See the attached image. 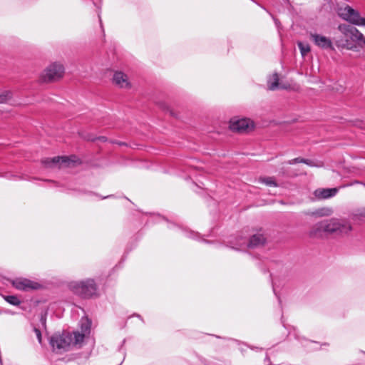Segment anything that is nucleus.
<instances>
[{"label":"nucleus","mask_w":365,"mask_h":365,"mask_svg":"<svg viewBox=\"0 0 365 365\" xmlns=\"http://www.w3.org/2000/svg\"><path fill=\"white\" fill-rule=\"evenodd\" d=\"M353 230L351 223L344 218L333 217L315 224L310 230V235L320 236L322 233L338 237L348 236Z\"/></svg>","instance_id":"nucleus-1"},{"label":"nucleus","mask_w":365,"mask_h":365,"mask_svg":"<svg viewBox=\"0 0 365 365\" xmlns=\"http://www.w3.org/2000/svg\"><path fill=\"white\" fill-rule=\"evenodd\" d=\"M338 29L343 36L336 40L339 48L354 51L365 48V36L358 29L345 24L339 25Z\"/></svg>","instance_id":"nucleus-2"},{"label":"nucleus","mask_w":365,"mask_h":365,"mask_svg":"<svg viewBox=\"0 0 365 365\" xmlns=\"http://www.w3.org/2000/svg\"><path fill=\"white\" fill-rule=\"evenodd\" d=\"M91 325V322L88 318H83L81 321V332L73 331L71 334L67 331H58L51 337L50 342H81L87 339Z\"/></svg>","instance_id":"nucleus-3"},{"label":"nucleus","mask_w":365,"mask_h":365,"mask_svg":"<svg viewBox=\"0 0 365 365\" xmlns=\"http://www.w3.org/2000/svg\"><path fill=\"white\" fill-rule=\"evenodd\" d=\"M65 73V68L61 62H53L48 65L41 72L39 79L41 82L53 83L61 79Z\"/></svg>","instance_id":"nucleus-4"},{"label":"nucleus","mask_w":365,"mask_h":365,"mask_svg":"<svg viewBox=\"0 0 365 365\" xmlns=\"http://www.w3.org/2000/svg\"><path fill=\"white\" fill-rule=\"evenodd\" d=\"M69 288L74 294L85 298L91 297L96 292V284L92 279L71 282Z\"/></svg>","instance_id":"nucleus-5"},{"label":"nucleus","mask_w":365,"mask_h":365,"mask_svg":"<svg viewBox=\"0 0 365 365\" xmlns=\"http://www.w3.org/2000/svg\"><path fill=\"white\" fill-rule=\"evenodd\" d=\"M230 128L231 130L238 133H249L254 130L255 123L250 118H232L230 120Z\"/></svg>","instance_id":"nucleus-6"},{"label":"nucleus","mask_w":365,"mask_h":365,"mask_svg":"<svg viewBox=\"0 0 365 365\" xmlns=\"http://www.w3.org/2000/svg\"><path fill=\"white\" fill-rule=\"evenodd\" d=\"M111 81L113 85L121 89H130L132 87L128 76L122 71H113Z\"/></svg>","instance_id":"nucleus-7"},{"label":"nucleus","mask_w":365,"mask_h":365,"mask_svg":"<svg viewBox=\"0 0 365 365\" xmlns=\"http://www.w3.org/2000/svg\"><path fill=\"white\" fill-rule=\"evenodd\" d=\"M339 16L343 19L354 25H358L361 18L359 12L349 5H346L344 7L340 9Z\"/></svg>","instance_id":"nucleus-8"},{"label":"nucleus","mask_w":365,"mask_h":365,"mask_svg":"<svg viewBox=\"0 0 365 365\" xmlns=\"http://www.w3.org/2000/svg\"><path fill=\"white\" fill-rule=\"evenodd\" d=\"M13 285L18 289L25 291L37 289L40 287L38 283L24 278L16 279L13 282Z\"/></svg>","instance_id":"nucleus-9"},{"label":"nucleus","mask_w":365,"mask_h":365,"mask_svg":"<svg viewBox=\"0 0 365 365\" xmlns=\"http://www.w3.org/2000/svg\"><path fill=\"white\" fill-rule=\"evenodd\" d=\"M82 344H50L52 351L56 354H62L73 349H80Z\"/></svg>","instance_id":"nucleus-10"},{"label":"nucleus","mask_w":365,"mask_h":365,"mask_svg":"<svg viewBox=\"0 0 365 365\" xmlns=\"http://www.w3.org/2000/svg\"><path fill=\"white\" fill-rule=\"evenodd\" d=\"M267 86L269 90L287 89L288 86L283 82L279 83V77L277 73L272 74L267 81Z\"/></svg>","instance_id":"nucleus-11"},{"label":"nucleus","mask_w":365,"mask_h":365,"mask_svg":"<svg viewBox=\"0 0 365 365\" xmlns=\"http://www.w3.org/2000/svg\"><path fill=\"white\" fill-rule=\"evenodd\" d=\"M76 161L67 157H56L51 159H46L43 160V163H45L47 167H52L56 164H59L60 165H66L70 166L71 164H74Z\"/></svg>","instance_id":"nucleus-12"},{"label":"nucleus","mask_w":365,"mask_h":365,"mask_svg":"<svg viewBox=\"0 0 365 365\" xmlns=\"http://www.w3.org/2000/svg\"><path fill=\"white\" fill-rule=\"evenodd\" d=\"M311 38L314 41L317 46L322 48H333L331 40L326 36L319 34H311Z\"/></svg>","instance_id":"nucleus-13"},{"label":"nucleus","mask_w":365,"mask_h":365,"mask_svg":"<svg viewBox=\"0 0 365 365\" xmlns=\"http://www.w3.org/2000/svg\"><path fill=\"white\" fill-rule=\"evenodd\" d=\"M334 213L333 208L330 207H322L308 212L307 215L314 217H323L331 216Z\"/></svg>","instance_id":"nucleus-14"},{"label":"nucleus","mask_w":365,"mask_h":365,"mask_svg":"<svg viewBox=\"0 0 365 365\" xmlns=\"http://www.w3.org/2000/svg\"><path fill=\"white\" fill-rule=\"evenodd\" d=\"M267 238L263 233L258 232L253 235L249 241L247 246L249 247H255L264 245L266 243Z\"/></svg>","instance_id":"nucleus-15"},{"label":"nucleus","mask_w":365,"mask_h":365,"mask_svg":"<svg viewBox=\"0 0 365 365\" xmlns=\"http://www.w3.org/2000/svg\"><path fill=\"white\" fill-rule=\"evenodd\" d=\"M337 192V188H322L316 190L314 195L319 199H327L336 195Z\"/></svg>","instance_id":"nucleus-16"},{"label":"nucleus","mask_w":365,"mask_h":365,"mask_svg":"<svg viewBox=\"0 0 365 365\" xmlns=\"http://www.w3.org/2000/svg\"><path fill=\"white\" fill-rule=\"evenodd\" d=\"M9 103L10 105H14L15 100L13 97V93L9 90H4L1 91V104Z\"/></svg>","instance_id":"nucleus-17"},{"label":"nucleus","mask_w":365,"mask_h":365,"mask_svg":"<svg viewBox=\"0 0 365 365\" xmlns=\"http://www.w3.org/2000/svg\"><path fill=\"white\" fill-rule=\"evenodd\" d=\"M353 219L365 222V207L356 210L353 213Z\"/></svg>","instance_id":"nucleus-18"},{"label":"nucleus","mask_w":365,"mask_h":365,"mask_svg":"<svg viewBox=\"0 0 365 365\" xmlns=\"http://www.w3.org/2000/svg\"><path fill=\"white\" fill-rule=\"evenodd\" d=\"M259 181L269 187H278V184L273 177L260 178Z\"/></svg>","instance_id":"nucleus-19"},{"label":"nucleus","mask_w":365,"mask_h":365,"mask_svg":"<svg viewBox=\"0 0 365 365\" xmlns=\"http://www.w3.org/2000/svg\"><path fill=\"white\" fill-rule=\"evenodd\" d=\"M298 46L303 56H306L310 51V46L308 43L298 42Z\"/></svg>","instance_id":"nucleus-20"},{"label":"nucleus","mask_w":365,"mask_h":365,"mask_svg":"<svg viewBox=\"0 0 365 365\" xmlns=\"http://www.w3.org/2000/svg\"><path fill=\"white\" fill-rule=\"evenodd\" d=\"M4 299L9 304L12 305L17 306L20 304V300L14 295L11 296H6L4 297Z\"/></svg>","instance_id":"nucleus-21"},{"label":"nucleus","mask_w":365,"mask_h":365,"mask_svg":"<svg viewBox=\"0 0 365 365\" xmlns=\"http://www.w3.org/2000/svg\"><path fill=\"white\" fill-rule=\"evenodd\" d=\"M303 161H304V158H294V159H292V160H289L287 162V163L289 165H294V164H296V163H303Z\"/></svg>","instance_id":"nucleus-22"},{"label":"nucleus","mask_w":365,"mask_h":365,"mask_svg":"<svg viewBox=\"0 0 365 365\" xmlns=\"http://www.w3.org/2000/svg\"><path fill=\"white\" fill-rule=\"evenodd\" d=\"M34 331L36 336V340L38 341H41V334L40 330L36 328H34Z\"/></svg>","instance_id":"nucleus-23"},{"label":"nucleus","mask_w":365,"mask_h":365,"mask_svg":"<svg viewBox=\"0 0 365 365\" xmlns=\"http://www.w3.org/2000/svg\"><path fill=\"white\" fill-rule=\"evenodd\" d=\"M303 163H305L309 166H317L313 161L307 159H304Z\"/></svg>","instance_id":"nucleus-24"},{"label":"nucleus","mask_w":365,"mask_h":365,"mask_svg":"<svg viewBox=\"0 0 365 365\" xmlns=\"http://www.w3.org/2000/svg\"><path fill=\"white\" fill-rule=\"evenodd\" d=\"M357 26H365V18H362L361 16Z\"/></svg>","instance_id":"nucleus-25"},{"label":"nucleus","mask_w":365,"mask_h":365,"mask_svg":"<svg viewBox=\"0 0 365 365\" xmlns=\"http://www.w3.org/2000/svg\"><path fill=\"white\" fill-rule=\"evenodd\" d=\"M98 139H99L100 140H101V141H106V137H103V136H102V137H99V138H98Z\"/></svg>","instance_id":"nucleus-26"},{"label":"nucleus","mask_w":365,"mask_h":365,"mask_svg":"<svg viewBox=\"0 0 365 365\" xmlns=\"http://www.w3.org/2000/svg\"><path fill=\"white\" fill-rule=\"evenodd\" d=\"M251 349H255V348L252 346H249Z\"/></svg>","instance_id":"nucleus-27"}]
</instances>
